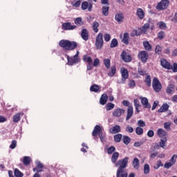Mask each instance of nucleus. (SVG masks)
I'll return each mask as SVG.
<instances>
[{"label": "nucleus", "instance_id": "obj_54", "mask_svg": "<svg viewBox=\"0 0 177 177\" xmlns=\"http://www.w3.org/2000/svg\"><path fill=\"white\" fill-rule=\"evenodd\" d=\"M15 176L16 177H23V173H21V171H19V169H16L15 170Z\"/></svg>", "mask_w": 177, "mask_h": 177}, {"label": "nucleus", "instance_id": "obj_16", "mask_svg": "<svg viewBox=\"0 0 177 177\" xmlns=\"http://www.w3.org/2000/svg\"><path fill=\"white\" fill-rule=\"evenodd\" d=\"M141 103L145 109H150L151 105L149 104V100L147 97H141Z\"/></svg>", "mask_w": 177, "mask_h": 177}, {"label": "nucleus", "instance_id": "obj_1", "mask_svg": "<svg viewBox=\"0 0 177 177\" xmlns=\"http://www.w3.org/2000/svg\"><path fill=\"white\" fill-rule=\"evenodd\" d=\"M128 158H124L123 160H120L115 163V167H119L117 170L116 177H128V171L125 170L128 165ZM129 177H135L134 173H131Z\"/></svg>", "mask_w": 177, "mask_h": 177}, {"label": "nucleus", "instance_id": "obj_39", "mask_svg": "<svg viewBox=\"0 0 177 177\" xmlns=\"http://www.w3.org/2000/svg\"><path fill=\"white\" fill-rule=\"evenodd\" d=\"M161 52H162V47L160 45H157L155 48L156 55H161Z\"/></svg>", "mask_w": 177, "mask_h": 177}, {"label": "nucleus", "instance_id": "obj_7", "mask_svg": "<svg viewBox=\"0 0 177 177\" xmlns=\"http://www.w3.org/2000/svg\"><path fill=\"white\" fill-rule=\"evenodd\" d=\"M93 4L92 3V0L89 1H83L82 3V10H86L88 9V12H92V8Z\"/></svg>", "mask_w": 177, "mask_h": 177}, {"label": "nucleus", "instance_id": "obj_22", "mask_svg": "<svg viewBox=\"0 0 177 177\" xmlns=\"http://www.w3.org/2000/svg\"><path fill=\"white\" fill-rule=\"evenodd\" d=\"M107 99H109L107 94H102L100 99V103L102 106H104V104H106L107 103Z\"/></svg>", "mask_w": 177, "mask_h": 177}, {"label": "nucleus", "instance_id": "obj_50", "mask_svg": "<svg viewBox=\"0 0 177 177\" xmlns=\"http://www.w3.org/2000/svg\"><path fill=\"white\" fill-rule=\"evenodd\" d=\"M19 121H20V113H17L13 116V122H19Z\"/></svg>", "mask_w": 177, "mask_h": 177}, {"label": "nucleus", "instance_id": "obj_19", "mask_svg": "<svg viewBox=\"0 0 177 177\" xmlns=\"http://www.w3.org/2000/svg\"><path fill=\"white\" fill-rule=\"evenodd\" d=\"M109 132L111 133H118V132H121V127L120 125H115L109 129Z\"/></svg>", "mask_w": 177, "mask_h": 177}, {"label": "nucleus", "instance_id": "obj_6", "mask_svg": "<svg viewBox=\"0 0 177 177\" xmlns=\"http://www.w3.org/2000/svg\"><path fill=\"white\" fill-rule=\"evenodd\" d=\"M138 57L142 63H146V62H147V59H149V53L145 50L140 51L138 53Z\"/></svg>", "mask_w": 177, "mask_h": 177}, {"label": "nucleus", "instance_id": "obj_28", "mask_svg": "<svg viewBox=\"0 0 177 177\" xmlns=\"http://www.w3.org/2000/svg\"><path fill=\"white\" fill-rule=\"evenodd\" d=\"M159 146L160 147H162V149H165L167 146V138H162L159 142Z\"/></svg>", "mask_w": 177, "mask_h": 177}, {"label": "nucleus", "instance_id": "obj_34", "mask_svg": "<svg viewBox=\"0 0 177 177\" xmlns=\"http://www.w3.org/2000/svg\"><path fill=\"white\" fill-rule=\"evenodd\" d=\"M160 167H164V164L161 160H158L156 163L153 165L154 169H160Z\"/></svg>", "mask_w": 177, "mask_h": 177}, {"label": "nucleus", "instance_id": "obj_33", "mask_svg": "<svg viewBox=\"0 0 177 177\" xmlns=\"http://www.w3.org/2000/svg\"><path fill=\"white\" fill-rule=\"evenodd\" d=\"M119 156H120V153H118V152L113 153L111 157L112 162H115V164H117V162H115L117 161V160H118Z\"/></svg>", "mask_w": 177, "mask_h": 177}, {"label": "nucleus", "instance_id": "obj_63", "mask_svg": "<svg viewBox=\"0 0 177 177\" xmlns=\"http://www.w3.org/2000/svg\"><path fill=\"white\" fill-rule=\"evenodd\" d=\"M98 136L100 137L101 142H103L104 140V134L103 133V131L102 133H100Z\"/></svg>", "mask_w": 177, "mask_h": 177}, {"label": "nucleus", "instance_id": "obj_25", "mask_svg": "<svg viewBox=\"0 0 177 177\" xmlns=\"http://www.w3.org/2000/svg\"><path fill=\"white\" fill-rule=\"evenodd\" d=\"M133 167L135 169H139L140 167V164L139 162V159L138 158H135L133 160Z\"/></svg>", "mask_w": 177, "mask_h": 177}, {"label": "nucleus", "instance_id": "obj_38", "mask_svg": "<svg viewBox=\"0 0 177 177\" xmlns=\"http://www.w3.org/2000/svg\"><path fill=\"white\" fill-rule=\"evenodd\" d=\"M149 173H150V165H149V164L144 165L145 175H149Z\"/></svg>", "mask_w": 177, "mask_h": 177}, {"label": "nucleus", "instance_id": "obj_64", "mask_svg": "<svg viewBox=\"0 0 177 177\" xmlns=\"http://www.w3.org/2000/svg\"><path fill=\"white\" fill-rule=\"evenodd\" d=\"M173 23H177V13H175L174 16L171 19Z\"/></svg>", "mask_w": 177, "mask_h": 177}, {"label": "nucleus", "instance_id": "obj_8", "mask_svg": "<svg viewBox=\"0 0 177 177\" xmlns=\"http://www.w3.org/2000/svg\"><path fill=\"white\" fill-rule=\"evenodd\" d=\"M169 5V1L168 0H162L157 6V9L158 10H164L167 9Z\"/></svg>", "mask_w": 177, "mask_h": 177}, {"label": "nucleus", "instance_id": "obj_21", "mask_svg": "<svg viewBox=\"0 0 177 177\" xmlns=\"http://www.w3.org/2000/svg\"><path fill=\"white\" fill-rule=\"evenodd\" d=\"M157 135L159 136V138H162V139H164V138H167V131L162 129H158L157 131Z\"/></svg>", "mask_w": 177, "mask_h": 177}, {"label": "nucleus", "instance_id": "obj_9", "mask_svg": "<svg viewBox=\"0 0 177 177\" xmlns=\"http://www.w3.org/2000/svg\"><path fill=\"white\" fill-rule=\"evenodd\" d=\"M125 113V110L121 109V108H118L115 109L113 112V116L115 117L116 118H120L122 114Z\"/></svg>", "mask_w": 177, "mask_h": 177}, {"label": "nucleus", "instance_id": "obj_46", "mask_svg": "<svg viewBox=\"0 0 177 177\" xmlns=\"http://www.w3.org/2000/svg\"><path fill=\"white\" fill-rule=\"evenodd\" d=\"M123 142L124 145H129L131 142V138L127 136H123Z\"/></svg>", "mask_w": 177, "mask_h": 177}, {"label": "nucleus", "instance_id": "obj_3", "mask_svg": "<svg viewBox=\"0 0 177 177\" xmlns=\"http://www.w3.org/2000/svg\"><path fill=\"white\" fill-rule=\"evenodd\" d=\"M103 44H104V41H103V33L100 32L95 39V48L96 49L99 50L101 48H103Z\"/></svg>", "mask_w": 177, "mask_h": 177}, {"label": "nucleus", "instance_id": "obj_56", "mask_svg": "<svg viewBox=\"0 0 177 177\" xmlns=\"http://www.w3.org/2000/svg\"><path fill=\"white\" fill-rule=\"evenodd\" d=\"M136 133L137 135H143V129L141 127H137L136 129Z\"/></svg>", "mask_w": 177, "mask_h": 177}, {"label": "nucleus", "instance_id": "obj_10", "mask_svg": "<svg viewBox=\"0 0 177 177\" xmlns=\"http://www.w3.org/2000/svg\"><path fill=\"white\" fill-rule=\"evenodd\" d=\"M160 64L163 68H167V70H171L172 68L171 64H169V62H168L167 60L164 58L160 59Z\"/></svg>", "mask_w": 177, "mask_h": 177}, {"label": "nucleus", "instance_id": "obj_20", "mask_svg": "<svg viewBox=\"0 0 177 177\" xmlns=\"http://www.w3.org/2000/svg\"><path fill=\"white\" fill-rule=\"evenodd\" d=\"M115 20L119 24L122 23L124 21V15H122V12L117 13L115 15Z\"/></svg>", "mask_w": 177, "mask_h": 177}, {"label": "nucleus", "instance_id": "obj_57", "mask_svg": "<svg viewBox=\"0 0 177 177\" xmlns=\"http://www.w3.org/2000/svg\"><path fill=\"white\" fill-rule=\"evenodd\" d=\"M17 146V142L16 140H12L11 142V145H10V149H16V147Z\"/></svg>", "mask_w": 177, "mask_h": 177}, {"label": "nucleus", "instance_id": "obj_24", "mask_svg": "<svg viewBox=\"0 0 177 177\" xmlns=\"http://www.w3.org/2000/svg\"><path fill=\"white\" fill-rule=\"evenodd\" d=\"M143 46L145 50H147L148 52H151V49H153V47L151 46V44L149 43L148 41H143Z\"/></svg>", "mask_w": 177, "mask_h": 177}, {"label": "nucleus", "instance_id": "obj_51", "mask_svg": "<svg viewBox=\"0 0 177 177\" xmlns=\"http://www.w3.org/2000/svg\"><path fill=\"white\" fill-rule=\"evenodd\" d=\"M84 62H87L88 64H92V58L88 55L84 57Z\"/></svg>", "mask_w": 177, "mask_h": 177}, {"label": "nucleus", "instance_id": "obj_61", "mask_svg": "<svg viewBox=\"0 0 177 177\" xmlns=\"http://www.w3.org/2000/svg\"><path fill=\"white\" fill-rule=\"evenodd\" d=\"M147 136L149 138H153V136H154V131L153 130H149L148 132H147Z\"/></svg>", "mask_w": 177, "mask_h": 177}, {"label": "nucleus", "instance_id": "obj_30", "mask_svg": "<svg viewBox=\"0 0 177 177\" xmlns=\"http://www.w3.org/2000/svg\"><path fill=\"white\" fill-rule=\"evenodd\" d=\"M100 90V87L97 84L92 85L90 87L91 92H95V93H97V92H99Z\"/></svg>", "mask_w": 177, "mask_h": 177}, {"label": "nucleus", "instance_id": "obj_36", "mask_svg": "<svg viewBox=\"0 0 177 177\" xmlns=\"http://www.w3.org/2000/svg\"><path fill=\"white\" fill-rule=\"evenodd\" d=\"M150 28V24H145L141 28V32H143L144 34H146L147 32V30Z\"/></svg>", "mask_w": 177, "mask_h": 177}, {"label": "nucleus", "instance_id": "obj_15", "mask_svg": "<svg viewBox=\"0 0 177 177\" xmlns=\"http://www.w3.org/2000/svg\"><path fill=\"white\" fill-rule=\"evenodd\" d=\"M102 132H103V127H102L99 125H96L94 127L92 135H93V136H96Z\"/></svg>", "mask_w": 177, "mask_h": 177}, {"label": "nucleus", "instance_id": "obj_5", "mask_svg": "<svg viewBox=\"0 0 177 177\" xmlns=\"http://www.w3.org/2000/svg\"><path fill=\"white\" fill-rule=\"evenodd\" d=\"M152 86L155 92H160L162 88V86H161V82L157 78H154L152 82Z\"/></svg>", "mask_w": 177, "mask_h": 177}, {"label": "nucleus", "instance_id": "obj_26", "mask_svg": "<svg viewBox=\"0 0 177 177\" xmlns=\"http://www.w3.org/2000/svg\"><path fill=\"white\" fill-rule=\"evenodd\" d=\"M169 109V105L168 104H163L160 109H158V113H165Z\"/></svg>", "mask_w": 177, "mask_h": 177}, {"label": "nucleus", "instance_id": "obj_29", "mask_svg": "<svg viewBox=\"0 0 177 177\" xmlns=\"http://www.w3.org/2000/svg\"><path fill=\"white\" fill-rule=\"evenodd\" d=\"M174 91H175V86L174 84H169L166 89V92L168 95H171Z\"/></svg>", "mask_w": 177, "mask_h": 177}, {"label": "nucleus", "instance_id": "obj_40", "mask_svg": "<svg viewBox=\"0 0 177 177\" xmlns=\"http://www.w3.org/2000/svg\"><path fill=\"white\" fill-rule=\"evenodd\" d=\"M23 162L24 165H29L30 162H31V158L29 156H24Z\"/></svg>", "mask_w": 177, "mask_h": 177}, {"label": "nucleus", "instance_id": "obj_32", "mask_svg": "<svg viewBox=\"0 0 177 177\" xmlns=\"http://www.w3.org/2000/svg\"><path fill=\"white\" fill-rule=\"evenodd\" d=\"M117 71V68L115 66H112L111 67V71L108 73L109 77H114V74H115Z\"/></svg>", "mask_w": 177, "mask_h": 177}, {"label": "nucleus", "instance_id": "obj_45", "mask_svg": "<svg viewBox=\"0 0 177 177\" xmlns=\"http://www.w3.org/2000/svg\"><path fill=\"white\" fill-rule=\"evenodd\" d=\"M114 104L109 102L106 105V109L107 111H110V110H113L114 109Z\"/></svg>", "mask_w": 177, "mask_h": 177}, {"label": "nucleus", "instance_id": "obj_55", "mask_svg": "<svg viewBox=\"0 0 177 177\" xmlns=\"http://www.w3.org/2000/svg\"><path fill=\"white\" fill-rule=\"evenodd\" d=\"M164 128H165V129L169 131L171 129V122H165Z\"/></svg>", "mask_w": 177, "mask_h": 177}, {"label": "nucleus", "instance_id": "obj_14", "mask_svg": "<svg viewBox=\"0 0 177 177\" xmlns=\"http://www.w3.org/2000/svg\"><path fill=\"white\" fill-rule=\"evenodd\" d=\"M176 162V159H174V158H171L169 162H166L164 165V168L166 169H169L171 167H173L174 165Z\"/></svg>", "mask_w": 177, "mask_h": 177}, {"label": "nucleus", "instance_id": "obj_62", "mask_svg": "<svg viewBox=\"0 0 177 177\" xmlns=\"http://www.w3.org/2000/svg\"><path fill=\"white\" fill-rule=\"evenodd\" d=\"M135 85H136L135 81L134 80H130V82L129 83V88H134Z\"/></svg>", "mask_w": 177, "mask_h": 177}, {"label": "nucleus", "instance_id": "obj_44", "mask_svg": "<svg viewBox=\"0 0 177 177\" xmlns=\"http://www.w3.org/2000/svg\"><path fill=\"white\" fill-rule=\"evenodd\" d=\"M118 46V41L116 40V39H113L111 42V48H115Z\"/></svg>", "mask_w": 177, "mask_h": 177}, {"label": "nucleus", "instance_id": "obj_49", "mask_svg": "<svg viewBox=\"0 0 177 177\" xmlns=\"http://www.w3.org/2000/svg\"><path fill=\"white\" fill-rule=\"evenodd\" d=\"M145 82L148 86H151V78L150 77V75L147 76Z\"/></svg>", "mask_w": 177, "mask_h": 177}, {"label": "nucleus", "instance_id": "obj_53", "mask_svg": "<svg viewBox=\"0 0 177 177\" xmlns=\"http://www.w3.org/2000/svg\"><path fill=\"white\" fill-rule=\"evenodd\" d=\"M165 37V32H164V31H160L158 33V38H159V39H164Z\"/></svg>", "mask_w": 177, "mask_h": 177}, {"label": "nucleus", "instance_id": "obj_27", "mask_svg": "<svg viewBox=\"0 0 177 177\" xmlns=\"http://www.w3.org/2000/svg\"><path fill=\"white\" fill-rule=\"evenodd\" d=\"M129 34L127 32L124 33L123 35V39H122V42L125 44V45H128L129 44Z\"/></svg>", "mask_w": 177, "mask_h": 177}, {"label": "nucleus", "instance_id": "obj_52", "mask_svg": "<svg viewBox=\"0 0 177 177\" xmlns=\"http://www.w3.org/2000/svg\"><path fill=\"white\" fill-rule=\"evenodd\" d=\"M138 125L139 127L145 128V127H146V123L145 122V121L140 120L138 121Z\"/></svg>", "mask_w": 177, "mask_h": 177}, {"label": "nucleus", "instance_id": "obj_37", "mask_svg": "<svg viewBox=\"0 0 177 177\" xmlns=\"http://www.w3.org/2000/svg\"><path fill=\"white\" fill-rule=\"evenodd\" d=\"M75 24L76 26H84V21H82V18L77 17L75 19Z\"/></svg>", "mask_w": 177, "mask_h": 177}, {"label": "nucleus", "instance_id": "obj_35", "mask_svg": "<svg viewBox=\"0 0 177 177\" xmlns=\"http://www.w3.org/2000/svg\"><path fill=\"white\" fill-rule=\"evenodd\" d=\"M109 9H110L109 6H104L102 7V15H104V16H109Z\"/></svg>", "mask_w": 177, "mask_h": 177}, {"label": "nucleus", "instance_id": "obj_59", "mask_svg": "<svg viewBox=\"0 0 177 177\" xmlns=\"http://www.w3.org/2000/svg\"><path fill=\"white\" fill-rule=\"evenodd\" d=\"M115 151V147H111L108 149V154H112Z\"/></svg>", "mask_w": 177, "mask_h": 177}, {"label": "nucleus", "instance_id": "obj_2", "mask_svg": "<svg viewBox=\"0 0 177 177\" xmlns=\"http://www.w3.org/2000/svg\"><path fill=\"white\" fill-rule=\"evenodd\" d=\"M59 46L65 49V50H73L77 48V44L75 41H70L68 40H61L59 42Z\"/></svg>", "mask_w": 177, "mask_h": 177}, {"label": "nucleus", "instance_id": "obj_17", "mask_svg": "<svg viewBox=\"0 0 177 177\" xmlns=\"http://www.w3.org/2000/svg\"><path fill=\"white\" fill-rule=\"evenodd\" d=\"M133 115V107L129 106L127 109V115L126 117V121H129V119Z\"/></svg>", "mask_w": 177, "mask_h": 177}, {"label": "nucleus", "instance_id": "obj_58", "mask_svg": "<svg viewBox=\"0 0 177 177\" xmlns=\"http://www.w3.org/2000/svg\"><path fill=\"white\" fill-rule=\"evenodd\" d=\"M104 39L106 42H109V41L111 39V36L110 35V34L106 33L104 36Z\"/></svg>", "mask_w": 177, "mask_h": 177}, {"label": "nucleus", "instance_id": "obj_43", "mask_svg": "<svg viewBox=\"0 0 177 177\" xmlns=\"http://www.w3.org/2000/svg\"><path fill=\"white\" fill-rule=\"evenodd\" d=\"M157 25L160 30H165V28L167 27V24L164 21H160L157 24Z\"/></svg>", "mask_w": 177, "mask_h": 177}, {"label": "nucleus", "instance_id": "obj_13", "mask_svg": "<svg viewBox=\"0 0 177 177\" xmlns=\"http://www.w3.org/2000/svg\"><path fill=\"white\" fill-rule=\"evenodd\" d=\"M121 57L122 60H124V62H126L127 63H129V62L132 60V57H131V55H128V53H127V51L125 50L122 51Z\"/></svg>", "mask_w": 177, "mask_h": 177}, {"label": "nucleus", "instance_id": "obj_48", "mask_svg": "<svg viewBox=\"0 0 177 177\" xmlns=\"http://www.w3.org/2000/svg\"><path fill=\"white\" fill-rule=\"evenodd\" d=\"M104 64L106 68H110V59L106 58L104 59Z\"/></svg>", "mask_w": 177, "mask_h": 177}, {"label": "nucleus", "instance_id": "obj_4", "mask_svg": "<svg viewBox=\"0 0 177 177\" xmlns=\"http://www.w3.org/2000/svg\"><path fill=\"white\" fill-rule=\"evenodd\" d=\"M78 55H80V51H77L76 55L73 57H71L69 56L67 57V60H68V64L69 66H73L78 62H80V58H78Z\"/></svg>", "mask_w": 177, "mask_h": 177}, {"label": "nucleus", "instance_id": "obj_18", "mask_svg": "<svg viewBox=\"0 0 177 177\" xmlns=\"http://www.w3.org/2000/svg\"><path fill=\"white\" fill-rule=\"evenodd\" d=\"M81 37L84 41H88L89 39V33L86 29H83L81 32Z\"/></svg>", "mask_w": 177, "mask_h": 177}, {"label": "nucleus", "instance_id": "obj_42", "mask_svg": "<svg viewBox=\"0 0 177 177\" xmlns=\"http://www.w3.org/2000/svg\"><path fill=\"white\" fill-rule=\"evenodd\" d=\"M121 139H122V134H116L114 136V140L117 143H120L121 142Z\"/></svg>", "mask_w": 177, "mask_h": 177}, {"label": "nucleus", "instance_id": "obj_47", "mask_svg": "<svg viewBox=\"0 0 177 177\" xmlns=\"http://www.w3.org/2000/svg\"><path fill=\"white\" fill-rule=\"evenodd\" d=\"M71 4L75 7V8H79L80 5H81V1H75V0H73L72 2H71Z\"/></svg>", "mask_w": 177, "mask_h": 177}, {"label": "nucleus", "instance_id": "obj_31", "mask_svg": "<svg viewBox=\"0 0 177 177\" xmlns=\"http://www.w3.org/2000/svg\"><path fill=\"white\" fill-rule=\"evenodd\" d=\"M36 167L33 169L34 172H37V169H42V168H44V165H42V163H41L39 160L36 161Z\"/></svg>", "mask_w": 177, "mask_h": 177}, {"label": "nucleus", "instance_id": "obj_23", "mask_svg": "<svg viewBox=\"0 0 177 177\" xmlns=\"http://www.w3.org/2000/svg\"><path fill=\"white\" fill-rule=\"evenodd\" d=\"M136 15L140 20H142L145 17V11L142 8H138Z\"/></svg>", "mask_w": 177, "mask_h": 177}, {"label": "nucleus", "instance_id": "obj_12", "mask_svg": "<svg viewBox=\"0 0 177 177\" xmlns=\"http://www.w3.org/2000/svg\"><path fill=\"white\" fill-rule=\"evenodd\" d=\"M120 73L122 74V81L124 82L126 81V80H128V77H129L128 70H127L125 68H122L120 69Z\"/></svg>", "mask_w": 177, "mask_h": 177}, {"label": "nucleus", "instance_id": "obj_41", "mask_svg": "<svg viewBox=\"0 0 177 177\" xmlns=\"http://www.w3.org/2000/svg\"><path fill=\"white\" fill-rule=\"evenodd\" d=\"M99 27V22L97 21H94L93 23V31L95 32H99V29L97 28Z\"/></svg>", "mask_w": 177, "mask_h": 177}, {"label": "nucleus", "instance_id": "obj_11", "mask_svg": "<svg viewBox=\"0 0 177 177\" xmlns=\"http://www.w3.org/2000/svg\"><path fill=\"white\" fill-rule=\"evenodd\" d=\"M62 28L63 30H75L77 28V26L75 25H71V23L70 22H66V23H64L62 24Z\"/></svg>", "mask_w": 177, "mask_h": 177}, {"label": "nucleus", "instance_id": "obj_60", "mask_svg": "<svg viewBox=\"0 0 177 177\" xmlns=\"http://www.w3.org/2000/svg\"><path fill=\"white\" fill-rule=\"evenodd\" d=\"M127 132H129V133H132L133 132V128L131 126H127L126 127Z\"/></svg>", "mask_w": 177, "mask_h": 177}]
</instances>
